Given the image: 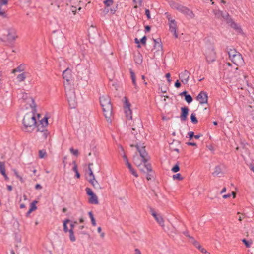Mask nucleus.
Masks as SVG:
<instances>
[{
	"instance_id": "nucleus-1",
	"label": "nucleus",
	"mask_w": 254,
	"mask_h": 254,
	"mask_svg": "<svg viewBox=\"0 0 254 254\" xmlns=\"http://www.w3.org/2000/svg\"><path fill=\"white\" fill-rule=\"evenodd\" d=\"M63 78L65 79L64 83L66 95L71 108H75L77 105V101L74 87L70 85L69 82L71 78V70L67 68L63 72Z\"/></svg>"
},
{
	"instance_id": "nucleus-2",
	"label": "nucleus",
	"mask_w": 254,
	"mask_h": 254,
	"mask_svg": "<svg viewBox=\"0 0 254 254\" xmlns=\"http://www.w3.org/2000/svg\"><path fill=\"white\" fill-rule=\"evenodd\" d=\"M23 130L25 132H31L36 127V121L33 113L26 114L23 119Z\"/></svg>"
},
{
	"instance_id": "nucleus-3",
	"label": "nucleus",
	"mask_w": 254,
	"mask_h": 254,
	"mask_svg": "<svg viewBox=\"0 0 254 254\" xmlns=\"http://www.w3.org/2000/svg\"><path fill=\"white\" fill-rule=\"evenodd\" d=\"M100 102L103 108L104 114L108 121L111 122L112 114V106L110 99L108 96H102L100 98Z\"/></svg>"
},
{
	"instance_id": "nucleus-4",
	"label": "nucleus",
	"mask_w": 254,
	"mask_h": 254,
	"mask_svg": "<svg viewBox=\"0 0 254 254\" xmlns=\"http://www.w3.org/2000/svg\"><path fill=\"white\" fill-rule=\"evenodd\" d=\"M130 146H135L136 148L137 151L139 153L140 157L142 158L143 163H144V167H145V168L148 170L151 171V164L148 163V161L150 158L145 151V147L143 144L142 146H139L138 144H136L135 145H131Z\"/></svg>"
},
{
	"instance_id": "nucleus-5",
	"label": "nucleus",
	"mask_w": 254,
	"mask_h": 254,
	"mask_svg": "<svg viewBox=\"0 0 254 254\" xmlns=\"http://www.w3.org/2000/svg\"><path fill=\"white\" fill-rule=\"evenodd\" d=\"M204 55L206 60L208 63L215 61L216 56L213 43H209L206 44L204 49Z\"/></svg>"
},
{
	"instance_id": "nucleus-6",
	"label": "nucleus",
	"mask_w": 254,
	"mask_h": 254,
	"mask_svg": "<svg viewBox=\"0 0 254 254\" xmlns=\"http://www.w3.org/2000/svg\"><path fill=\"white\" fill-rule=\"evenodd\" d=\"M171 6L173 9L188 16L190 19H193L195 17V14L191 10L178 3L173 2L171 4Z\"/></svg>"
},
{
	"instance_id": "nucleus-7",
	"label": "nucleus",
	"mask_w": 254,
	"mask_h": 254,
	"mask_svg": "<svg viewBox=\"0 0 254 254\" xmlns=\"http://www.w3.org/2000/svg\"><path fill=\"white\" fill-rule=\"evenodd\" d=\"M165 15L169 21V30L171 32L174 33L175 38H178V34L176 32L177 30V22L176 21L171 18V15L169 13H165Z\"/></svg>"
},
{
	"instance_id": "nucleus-8",
	"label": "nucleus",
	"mask_w": 254,
	"mask_h": 254,
	"mask_svg": "<svg viewBox=\"0 0 254 254\" xmlns=\"http://www.w3.org/2000/svg\"><path fill=\"white\" fill-rule=\"evenodd\" d=\"M124 110L126 116L127 120H132V111L130 109L131 104L126 97H124Z\"/></svg>"
},
{
	"instance_id": "nucleus-9",
	"label": "nucleus",
	"mask_w": 254,
	"mask_h": 254,
	"mask_svg": "<svg viewBox=\"0 0 254 254\" xmlns=\"http://www.w3.org/2000/svg\"><path fill=\"white\" fill-rule=\"evenodd\" d=\"M222 16L223 18V19L226 20L227 23L232 28L236 30L239 32H241V28L229 17V15L228 14V13H222Z\"/></svg>"
},
{
	"instance_id": "nucleus-10",
	"label": "nucleus",
	"mask_w": 254,
	"mask_h": 254,
	"mask_svg": "<svg viewBox=\"0 0 254 254\" xmlns=\"http://www.w3.org/2000/svg\"><path fill=\"white\" fill-rule=\"evenodd\" d=\"M22 98L29 107L31 108L32 112L35 111L36 104L34 99L31 97L29 96L26 93H23Z\"/></svg>"
},
{
	"instance_id": "nucleus-11",
	"label": "nucleus",
	"mask_w": 254,
	"mask_h": 254,
	"mask_svg": "<svg viewBox=\"0 0 254 254\" xmlns=\"http://www.w3.org/2000/svg\"><path fill=\"white\" fill-rule=\"evenodd\" d=\"M133 160L134 163L136 165L139 169L142 172L145 173V167H144V163H143L142 159H140L139 156L136 154L133 156Z\"/></svg>"
},
{
	"instance_id": "nucleus-12",
	"label": "nucleus",
	"mask_w": 254,
	"mask_h": 254,
	"mask_svg": "<svg viewBox=\"0 0 254 254\" xmlns=\"http://www.w3.org/2000/svg\"><path fill=\"white\" fill-rule=\"evenodd\" d=\"M7 34L6 35L7 40L9 42L14 41L17 38L16 31L13 28H9L7 30Z\"/></svg>"
},
{
	"instance_id": "nucleus-13",
	"label": "nucleus",
	"mask_w": 254,
	"mask_h": 254,
	"mask_svg": "<svg viewBox=\"0 0 254 254\" xmlns=\"http://www.w3.org/2000/svg\"><path fill=\"white\" fill-rule=\"evenodd\" d=\"M196 100L200 104H206L208 102V96L205 92L201 91L196 97Z\"/></svg>"
},
{
	"instance_id": "nucleus-14",
	"label": "nucleus",
	"mask_w": 254,
	"mask_h": 254,
	"mask_svg": "<svg viewBox=\"0 0 254 254\" xmlns=\"http://www.w3.org/2000/svg\"><path fill=\"white\" fill-rule=\"evenodd\" d=\"M190 73L187 70L182 72L179 75V77L184 84H187L189 81Z\"/></svg>"
},
{
	"instance_id": "nucleus-15",
	"label": "nucleus",
	"mask_w": 254,
	"mask_h": 254,
	"mask_svg": "<svg viewBox=\"0 0 254 254\" xmlns=\"http://www.w3.org/2000/svg\"><path fill=\"white\" fill-rule=\"evenodd\" d=\"M151 212L152 215L155 218L157 223L160 225V226L164 228V220L162 216L160 214L156 213V212L153 209H151Z\"/></svg>"
},
{
	"instance_id": "nucleus-16",
	"label": "nucleus",
	"mask_w": 254,
	"mask_h": 254,
	"mask_svg": "<svg viewBox=\"0 0 254 254\" xmlns=\"http://www.w3.org/2000/svg\"><path fill=\"white\" fill-rule=\"evenodd\" d=\"M231 60L235 64L237 65L243 64L244 63V60L243 59L242 56L239 53L237 54L234 57H233Z\"/></svg>"
},
{
	"instance_id": "nucleus-17",
	"label": "nucleus",
	"mask_w": 254,
	"mask_h": 254,
	"mask_svg": "<svg viewBox=\"0 0 254 254\" xmlns=\"http://www.w3.org/2000/svg\"><path fill=\"white\" fill-rule=\"evenodd\" d=\"M30 73L28 72H23L17 76L16 79L18 83H22L25 81L27 77L29 76Z\"/></svg>"
},
{
	"instance_id": "nucleus-18",
	"label": "nucleus",
	"mask_w": 254,
	"mask_h": 254,
	"mask_svg": "<svg viewBox=\"0 0 254 254\" xmlns=\"http://www.w3.org/2000/svg\"><path fill=\"white\" fill-rule=\"evenodd\" d=\"M181 114L180 115L181 119L185 121L187 119V116L189 113V108L187 107H182L181 109Z\"/></svg>"
},
{
	"instance_id": "nucleus-19",
	"label": "nucleus",
	"mask_w": 254,
	"mask_h": 254,
	"mask_svg": "<svg viewBox=\"0 0 254 254\" xmlns=\"http://www.w3.org/2000/svg\"><path fill=\"white\" fill-rule=\"evenodd\" d=\"M88 180L95 189L98 190L102 189V187H101L98 182L95 179V176L93 177L89 178Z\"/></svg>"
},
{
	"instance_id": "nucleus-20",
	"label": "nucleus",
	"mask_w": 254,
	"mask_h": 254,
	"mask_svg": "<svg viewBox=\"0 0 254 254\" xmlns=\"http://www.w3.org/2000/svg\"><path fill=\"white\" fill-rule=\"evenodd\" d=\"M235 77L237 80H243L246 79L247 75L244 74L242 71H236L235 73Z\"/></svg>"
},
{
	"instance_id": "nucleus-21",
	"label": "nucleus",
	"mask_w": 254,
	"mask_h": 254,
	"mask_svg": "<svg viewBox=\"0 0 254 254\" xmlns=\"http://www.w3.org/2000/svg\"><path fill=\"white\" fill-rule=\"evenodd\" d=\"M134 124L130 126H132V130L133 131H135L136 129H139L142 127V125L141 121L139 119L135 120V121L133 122Z\"/></svg>"
},
{
	"instance_id": "nucleus-22",
	"label": "nucleus",
	"mask_w": 254,
	"mask_h": 254,
	"mask_svg": "<svg viewBox=\"0 0 254 254\" xmlns=\"http://www.w3.org/2000/svg\"><path fill=\"white\" fill-rule=\"evenodd\" d=\"M48 118L44 117L43 119L40 120V123L38 124L37 127V130L40 131V126H41L43 128V127H46L48 125Z\"/></svg>"
},
{
	"instance_id": "nucleus-23",
	"label": "nucleus",
	"mask_w": 254,
	"mask_h": 254,
	"mask_svg": "<svg viewBox=\"0 0 254 254\" xmlns=\"http://www.w3.org/2000/svg\"><path fill=\"white\" fill-rule=\"evenodd\" d=\"M223 174L222 169L221 168V166L220 165H218L215 166L214 168V171L212 173V175L213 176H218L220 177V175H222Z\"/></svg>"
},
{
	"instance_id": "nucleus-24",
	"label": "nucleus",
	"mask_w": 254,
	"mask_h": 254,
	"mask_svg": "<svg viewBox=\"0 0 254 254\" xmlns=\"http://www.w3.org/2000/svg\"><path fill=\"white\" fill-rule=\"evenodd\" d=\"M155 43L154 46V49H156L157 51H161L162 49V43L160 39H153Z\"/></svg>"
},
{
	"instance_id": "nucleus-25",
	"label": "nucleus",
	"mask_w": 254,
	"mask_h": 254,
	"mask_svg": "<svg viewBox=\"0 0 254 254\" xmlns=\"http://www.w3.org/2000/svg\"><path fill=\"white\" fill-rule=\"evenodd\" d=\"M25 64H21L17 67L13 69L12 70L11 73L14 74L16 72H23L25 70Z\"/></svg>"
},
{
	"instance_id": "nucleus-26",
	"label": "nucleus",
	"mask_w": 254,
	"mask_h": 254,
	"mask_svg": "<svg viewBox=\"0 0 254 254\" xmlns=\"http://www.w3.org/2000/svg\"><path fill=\"white\" fill-rule=\"evenodd\" d=\"M88 201L91 204H98L99 203L98 197L95 194L90 196Z\"/></svg>"
},
{
	"instance_id": "nucleus-27",
	"label": "nucleus",
	"mask_w": 254,
	"mask_h": 254,
	"mask_svg": "<svg viewBox=\"0 0 254 254\" xmlns=\"http://www.w3.org/2000/svg\"><path fill=\"white\" fill-rule=\"evenodd\" d=\"M239 52L234 49H229L228 50V53L230 59L231 60Z\"/></svg>"
},
{
	"instance_id": "nucleus-28",
	"label": "nucleus",
	"mask_w": 254,
	"mask_h": 254,
	"mask_svg": "<svg viewBox=\"0 0 254 254\" xmlns=\"http://www.w3.org/2000/svg\"><path fill=\"white\" fill-rule=\"evenodd\" d=\"M145 170L146 171V172L145 173H146V179L147 180L149 181L151 179V178L152 177L153 175V171L152 169V167H151V171L148 170L147 169L145 168Z\"/></svg>"
},
{
	"instance_id": "nucleus-29",
	"label": "nucleus",
	"mask_w": 254,
	"mask_h": 254,
	"mask_svg": "<svg viewBox=\"0 0 254 254\" xmlns=\"http://www.w3.org/2000/svg\"><path fill=\"white\" fill-rule=\"evenodd\" d=\"M134 61L136 64H140L142 62V57L140 53L135 56Z\"/></svg>"
},
{
	"instance_id": "nucleus-30",
	"label": "nucleus",
	"mask_w": 254,
	"mask_h": 254,
	"mask_svg": "<svg viewBox=\"0 0 254 254\" xmlns=\"http://www.w3.org/2000/svg\"><path fill=\"white\" fill-rule=\"evenodd\" d=\"M39 157L41 159L45 158L47 157V154L45 150H39Z\"/></svg>"
},
{
	"instance_id": "nucleus-31",
	"label": "nucleus",
	"mask_w": 254,
	"mask_h": 254,
	"mask_svg": "<svg viewBox=\"0 0 254 254\" xmlns=\"http://www.w3.org/2000/svg\"><path fill=\"white\" fill-rule=\"evenodd\" d=\"M70 220L69 219H65L64 221L63 226H64V231L65 233H67L68 232L69 230H68L67 224L69 223Z\"/></svg>"
},
{
	"instance_id": "nucleus-32",
	"label": "nucleus",
	"mask_w": 254,
	"mask_h": 254,
	"mask_svg": "<svg viewBox=\"0 0 254 254\" xmlns=\"http://www.w3.org/2000/svg\"><path fill=\"white\" fill-rule=\"evenodd\" d=\"M0 171L2 175H4L6 173L5 163L3 162H0Z\"/></svg>"
},
{
	"instance_id": "nucleus-33",
	"label": "nucleus",
	"mask_w": 254,
	"mask_h": 254,
	"mask_svg": "<svg viewBox=\"0 0 254 254\" xmlns=\"http://www.w3.org/2000/svg\"><path fill=\"white\" fill-rule=\"evenodd\" d=\"M69 233V239L71 241L74 242L76 240L75 237L74 235L73 230L72 229H70L68 231Z\"/></svg>"
},
{
	"instance_id": "nucleus-34",
	"label": "nucleus",
	"mask_w": 254,
	"mask_h": 254,
	"mask_svg": "<svg viewBox=\"0 0 254 254\" xmlns=\"http://www.w3.org/2000/svg\"><path fill=\"white\" fill-rule=\"evenodd\" d=\"M190 120L192 123L197 124L198 123V120L196 118L195 114L193 113L191 114L190 116Z\"/></svg>"
},
{
	"instance_id": "nucleus-35",
	"label": "nucleus",
	"mask_w": 254,
	"mask_h": 254,
	"mask_svg": "<svg viewBox=\"0 0 254 254\" xmlns=\"http://www.w3.org/2000/svg\"><path fill=\"white\" fill-rule=\"evenodd\" d=\"M242 242L244 243L246 247L247 248H250L252 244V241H248L246 240L245 239H243L242 240Z\"/></svg>"
},
{
	"instance_id": "nucleus-36",
	"label": "nucleus",
	"mask_w": 254,
	"mask_h": 254,
	"mask_svg": "<svg viewBox=\"0 0 254 254\" xmlns=\"http://www.w3.org/2000/svg\"><path fill=\"white\" fill-rule=\"evenodd\" d=\"M185 99L188 103H191L193 100L192 97L189 94H187V95L185 96Z\"/></svg>"
},
{
	"instance_id": "nucleus-37",
	"label": "nucleus",
	"mask_w": 254,
	"mask_h": 254,
	"mask_svg": "<svg viewBox=\"0 0 254 254\" xmlns=\"http://www.w3.org/2000/svg\"><path fill=\"white\" fill-rule=\"evenodd\" d=\"M179 170H180V167H179L178 163H177L171 169L172 171L174 173L178 172L179 171Z\"/></svg>"
},
{
	"instance_id": "nucleus-38",
	"label": "nucleus",
	"mask_w": 254,
	"mask_h": 254,
	"mask_svg": "<svg viewBox=\"0 0 254 254\" xmlns=\"http://www.w3.org/2000/svg\"><path fill=\"white\" fill-rule=\"evenodd\" d=\"M173 178L174 179H177L178 180H182L183 179V178L181 176V175L180 173L173 175Z\"/></svg>"
},
{
	"instance_id": "nucleus-39",
	"label": "nucleus",
	"mask_w": 254,
	"mask_h": 254,
	"mask_svg": "<svg viewBox=\"0 0 254 254\" xmlns=\"http://www.w3.org/2000/svg\"><path fill=\"white\" fill-rule=\"evenodd\" d=\"M70 152L76 156H78L79 155V152L77 149H74L73 148L70 149Z\"/></svg>"
},
{
	"instance_id": "nucleus-40",
	"label": "nucleus",
	"mask_w": 254,
	"mask_h": 254,
	"mask_svg": "<svg viewBox=\"0 0 254 254\" xmlns=\"http://www.w3.org/2000/svg\"><path fill=\"white\" fill-rule=\"evenodd\" d=\"M37 201H34L31 204V210L34 211L36 210L37 206H36V203H37Z\"/></svg>"
},
{
	"instance_id": "nucleus-41",
	"label": "nucleus",
	"mask_w": 254,
	"mask_h": 254,
	"mask_svg": "<svg viewBox=\"0 0 254 254\" xmlns=\"http://www.w3.org/2000/svg\"><path fill=\"white\" fill-rule=\"evenodd\" d=\"M123 158L125 160L126 165L127 166V167L128 168H130L131 166V165L130 163H129V162L128 161V159H127V156L125 154L124 155Z\"/></svg>"
},
{
	"instance_id": "nucleus-42",
	"label": "nucleus",
	"mask_w": 254,
	"mask_h": 254,
	"mask_svg": "<svg viewBox=\"0 0 254 254\" xmlns=\"http://www.w3.org/2000/svg\"><path fill=\"white\" fill-rule=\"evenodd\" d=\"M0 16L3 17H6V14L5 11L3 9H2V7L0 6Z\"/></svg>"
},
{
	"instance_id": "nucleus-43",
	"label": "nucleus",
	"mask_w": 254,
	"mask_h": 254,
	"mask_svg": "<svg viewBox=\"0 0 254 254\" xmlns=\"http://www.w3.org/2000/svg\"><path fill=\"white\" fill-rule=\"evenodd\" d=\"M193 245L196 247L198 249L201 246L200 244L195 240L193 239L192 241Z\"/></svg>"
},
{
	"instance_id": "nucleus-44",
	"label": "nucleus",
	"mask_w": 254,
	"mask_h": 254,
	"mask_svg": "<svg viewBox=\"0 0 254 254\" xmlns=\"http://www.w3.org/2000/svg\"><path fill=\"white\" fill-rule=\"evenodd\" d=\"M104 3L108 7L112 5L113 1V0H106L104 1Z\"/></svg>"
},
{
	"instance_id": "nucleus-45",
	"label": "nucleus",
	"mask_w": 254,
	"mask_h": 254,
	"mask_svg": "<svg viewBox=\"0 0 254 254\" xmlns=\"http://www.w3.org/2000/svg\"><path fill=\"white\" fill-rule=\"evenodd\" d=\"M128 169H129V170L131 172V174L133 176H134L136 177H137L138 176L137 173L135 172L134 169L132 167V166H131L130 168H128Z\"/></svg>"
},
{
	"instance_id": "nucleus-46",
	"label": "nucleus",
	"mask_w": 254,
	"mask_h": 254,
	"mask_svg": "<svg viewBox=\"0 0 254 254\" xmlns=\"http://www.w3.org/2000/svg\"><path fill=\"white\" fill-rule=\"evenodd\" d=\"M14 174H15V176H16V177L18 178L20 180V181H21V183H23L24 181L23 179L22 178V177L19 175L18 172L15 170H14Z\"/></svg>"
},
{
	"instance_id": "nucleus-47",
	"label": "nucleus",
	"mask_w": 254,
	"mask_h": 254,
	"mask_svg": "<svg viewBox=\"0 0 254 254\" xmlns=\"http://www.w3.org/2000/svg\"><path fill=\"white\" fill-rule=\"evenodd\" d=\"M86 193L87 194L89 195V196H91V195H93V194H94V193L92 192V190L91 189L89 188H87L86 189Z\"/></svg>"
},
{
	"instance_id": "nucleus-48",
	"label": "nucleus",
	"mask_w": 254,
	"mask_h": 254,
	"mask_svg": "<svg viewBox=\"0 0 254 254\" xmlns=\"http://www.w3.org/2000/svg\"><path fill=\"white\" fill-rule=\"evenodd\" d=\"M88 170H89V178H91V177H94V175L93 174V172L92 170V169L91 167H90V166H88Z\"/></svg>"
},
{
	"instance_id": "nucleus-49",
	"label": "nucleus",
	"mask_w": 254,
	"mask_h": 254,
	"mask_svg": "<svg viewBox=\"0 0 254 254\" xmlns=\"http://www.w3.org/2000/svg\"><path fill=\"white\" fill-rule=\"evenodd\" d=\"M7 3V0H0V6H1V7L2 6V5H6Z\"/></svg>"
},
{
	"instance_id": "nucleus-50",
	"label": "nucleus",
	"mask_w": 254,
	"mask_h": 254,
	"mask_svg": "<svg viewBox=\"0 0 254 254\" xmlns=\"http://www.w3.org/2000/svg\"><path fill=\"white\" fill-rule=\"evenodd\" d=\"M188 135H189L190 140H191L192 138L194 136V132L192 131L188 132Z\"/></svg>"
},
{
	"instance_id": "nucleus-51",
	"label": "nucleus",
	"mask_w": 254,
	"mask_h": 254,
	"mask_svg": "<svg viewBox=\"0 0 254 254\" xmlns=\"http://www.w3.org/2000/svg\"><path fill=\"white\" fill-rule=\"evenodd\" d=\"M40 131L43 132V135L44 136V138H46L47 137V135H48L47 131L44 128H42V129H41V130L40 129Z\"/></svg>"
},
{
	"instance_id": "nucleus-52",
	"label": "nucleus",
	"mask_w": 254,
	"mask_h": 254,
	"mask_svg": "<svg viewBox=\"0 0 254 254\" xmlns=\"http://www.w3.org/2000/svg\"><path fill=\"white\" fill-rule=\"evenodd\" d=\"M145 15H146L148 19H150L151 18L150 11L147 9H145Z\"/></svg>"
},
{
	"instance_id": "nucleus-53",
	"label": "nucleus",
	"mask_w": 254,
	"mask_h": 254,
	"mask_svg": "<svg viewBox=\"0 0 254 254\" xmlns=\"http://www.w3.org/2000/svg\"><path fill=\"white\" fill-rule=\"evenodd\" d=\"M146 37L144 36L141 39L140 42L142 44L145 45L146 44Z\"/></svg>"
},
{
	"instance_id": "nucleus-54",
	"label": "nucleus",
	"mask_w": 254,
	"mask_h": 254,
	"mask_svg": "<svg viewBox=\"0 0 254 254\" xmlns=\"http://www.w3.org/2000/svg\"><path fill=\"white\" fill-rule=\"evenodd\" d=\"M199 250H200L202 253L210 254L209 253H208L206 250H205L201 246L200 248L198 249Z\"/></svg>"
},
{
	"instance_id": "nucleus-55",
	"label": "nucleus",
	"mask_w": 254,
	"mask_h": 254,
	"mask_svg": "<svg viewBox=\"0 0 254 254\" xmlns=\"http://www.w3.org/2000/svg\"><path fill=\"white\" fill-rule=\"evenodd\" d=\"M73 164H74V167H73V171L75 172H78V169H77V166L75 163V161H74L73 162Z\"/></svg>"
},
{
	"instance_id": "nucleus-56",
	"label": "nucleus",
	"mask_w": 254,
	"mask_h": 254,
	"mask_svg": "<svg viewBox=\"0 0 254 254\" xmlns=\"http://www.w3.org/2000/svg\"><path fill=\"white\" fill-rule=\"evenodd\" d=\"M77 224V221H74V222L71 223L70 225V229H72V230H73L74 227H75V225H76Z\"/></svg>"
},
{
	"instance_id": "nucleus-57",
	"label": "nucleus",
	"mask_w": 254,
	"mask_h": 254,
	"mask_svg": "<svg viewBox=\"0 0 254 254\" xmlns=\"http://www.w3.org/2000/svg\"><path fill=\"white\" fill-rule=\"evenodd\" d=\"M175 86L176 88H179L181 87V83H180L179 81L177 80L176 82L175 83Z\"/></svg>"
},
{
	"instance_id": "nucleus-58",
	"label": "nucleus",
	"mask_w": 254,
	"mask_h": 254,
	"mask_svg": "<svg viewBox=\"0 0 254 254\" xmlns=\"http://www.w3.org/2000/svg\"><path fill=\"white\" fill-rule=\"evenodd\" d=\"M71 11H72V12L74 14H76V7H74L73 6H72L71 8Z\"/></svg>"
},
{
	"instance_id": "nucleus-59",
	"label": "nucleus",
	"mask_w": 254,
	"mask_h": 254,
	"mask_svg": "<svg viewBox=\"0 0 254 254\" xmlns=\"http://www.w3.org/2000/svg\"><path fill=\"white\" fill-rule=\"evenodd\" d=\"M188 145L196 146V143L193 142H189L186 143Z\"/></svg>"
},
{
	"instance_id": "nucleus-60",
	"label": "nucleus",
	"mask_w": 254,
	"mask_h": 254,
	"mask_svg": "<svg viewBox=\"0 0 254 254\" xmlns=\"http://www.w3.org/2000/svg\"><path fill=\"white\" fill-rule=\"evenodd\" d=\"M88 215H89V217L91 219H93L94 218V215L93 214V213L92 211H90L88 212Z\"/></svg>"
},
{
	"instance_id": "nucleus-61",
	"label": "nucleus",
	"mask_w": 254,
	"mask_h": 254,
	"mask_svg": "<svg viewBox=\"0 0 254 254\" xmlns=\"http://www.w3.org/2000/svg\"><path fill=\"white\" fill-rule=\"evenodd\" d=\"M134 254H141V251L137 248L134 250Z\"/></svg>"
},
{
	"instance_id": "nucleus-62",
	"label": "nucleus",
	"mask_w": 254,
	"mask_h": 254,
	"mask_svg": "<svg viewBox=\"0 0 254 254\" xmlns=\"http://www.w3.org/2000/svg\"><path fill=\"white\" fill-rule=\"evenodd\" d=\"M130 72L131 78H135V73L131 69H130Z\"/></svg>"
},
{
	"instance_id": "nucleus-63",
	"label": "nucleus",
	"mask_w": 254,
	"mask_h": 254,
	"mask_svg": "<svg viewBox=\"0 0 254 254\" xmlns=\"http://www.w3.org/2000/svg\"><path fill=\"white\" fill-rule=\"evenodd\" d=\"M131 79H132V82L133 84L134 85L135 87L136 88L137 84H136V82L135 77L133 78H131Z\"/></svg>"
},
{
	"instance_id": "nucleus-64",
	"label": "nucleus",
	"mask_w": 254,
	"mask_h": 254,
	"mask_svg": "<svg viewBox=\"0 0 254 254\" xmlns=\"http://www.w3.org/2000/svg\"><path fill=\"white\" fill-rule=\"evenodd\" d=\"M92 225L93 226H95L96 225V220L94 218L93 219H91Z\"/></svg>"
}]
</instances>
